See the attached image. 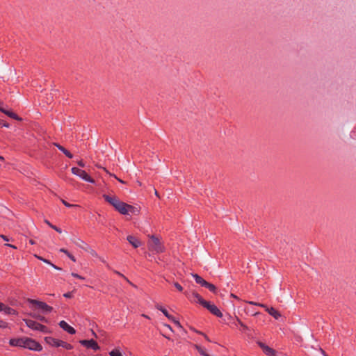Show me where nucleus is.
<instances>
[{
	"label": "nucleus",
	"mask_w": 356,
	"mask_h": 356,
	"mask_svg": "<svg viewBox=\"0 0 356 356\" xmlns=\"http://www.w3.org/2000/svg\"><path fill=\"white\" fill-rule=\"evenodd\" d=\"M104 200L112 205L118 212L123 215L128 214V204L120 200L115 195H103Z\"/></svg>",
	"instance_id": "nucleus-1"
},
{
	"label": "nucleus",
	"mask_w": 356,
	"mask_h": 356,
	"mask_svg": "<svg viewBox=\"0 0 356 356\" xmlns=\"http://www.w3.org/2000/svg\"><path fill=\"white\" fill-rule=\"evenodd\" d=\"M149 240L147 242L148 249L156 253H161L165 251V247L161 239L155 235L149 236Z\"/></svg>",
	"instance_id": "nucleus-2"
},
{
	"label": "nucleus",
	"mask_w": 356,
	"mask_h": 356,
	"mask_svg": "<svg viewBox=\"0 0 356 356\" xmlns=\"http://www.w3.org/2000/svg\"><path fill=\"white\" fill-rule=\"evenodd\" d=\"M44 340L46 341L47 343L52 346H55V347H63L67 350H71L72 349V346L70 345V343H67L63 341H61V340H58V339H54L53 337H46L44 338Z\"/></svg>",
	"instance_id": "nucleus-3"
},
{
	"label": "nucleus",
	"mask_w": 356,
	"mask_h": 356,
	"mask_svg": "<svg viewBox=\"0 0 356 356\" xmlns=\"http://www.w3.org/2000/svg\"><path fill=\"white\" fill-rule=\"evenodd\" d=\"M24 321L26 325L32 330H38L43 333H48L49 332L46 326L36 321L30 319H24Z\"/></svg>",
	"instance_id": "nucleus-4"
},
{
	"label": "nucleus",
	"mask_w": 356,
	"mask_h": 356,
	"mask_svg": "<svg viewBox=\"0 0 356 356\" xmlns=\"http://www.w3.org/2000/svg\"><path fill=\"white\" fill-rule=\"evenodd\" d=\"M31 350L40 351L42 348V346L36 342L35 340L26 337L24 347Z\"/></svg>",
	"instance_id": "nucleus-5"
},
{
	"label": "nucleus",
	"mask_w": 356,
	"mask_h": 356,
	"mask_svg": "<svg viewBox=\"0 0 356 356\" xmlns=\"http://www.w3.org/2000/svg\"><path fill=\"white\" fill-rule=\"evenodd\" d=\"M72 172L81 177L83 180L88 181L90 183H94L95 181L92 179L84 170H81L78 168L74 167L71 169Z\"/></svg>",
	"instance_id": "nucleus-6"
},
{
	"label": "nucleus",
	"mask_w": 356,
	"mask_h": 356,
	"mask_svg": "<svg viewBox=\"0 0 356 356\" xmlns=\"http://www.w3.org/2000/svg\"><path fill=\"white\" fill-rule=\"evenodd\" d=\"M28 302L32 304L33 305H35V307L41 309L44 312L49 313L53 310V308L49 306L44 302L33 299H29Z\"/></svg>",
	"instance_id": "nucleus-7"
},
{
	"label": "nucleus",
	"mask_w": 356,
	"mask_h": 356,
	"mask_svg": "<svg viewBox=\"0 0 356 356\" xmlns=\"http://www.w3.org/2000/svg\"><path fill=\"white\" fill-rule=\"evenodd\" d=\"M80 343L87 348H91L95 350L99 349V346L95 341L93 339L90 340H81Z\"/></svg>",
	"instance_id": "nucleus-8"
},
{
	"label": "nucleus",
	"mask_w": 356,
	"mask_h": 356,
	"mask_svg": "<svg viewBox=\"0 0 356 356\" xmlns=\"http://www.w3.org/2000/svg\"><path fill=\"white\" fill-rule=\"evenodd\" d=\"M26 337L11 339L9 344L12 346L24 347Z\"/></svg>",
	"instance_id": "nucleus-9"
},
{
	"label": "nucleus",
	"mask_w": 356,
	"mask_h": 356,
	"mask_svg": "<svg viewBox=\"0 0 356 356\" xmlns=\"http://www.w3.org/2000/svg\"><path fill=\"white\" fill-rule=\"evenodd\" d=\"M59 326L64 330L65 331L67 332L69 334H74L76 333V330L74 328H73L72 326L67 324L65 321H61L59 323Z\"/></svg>",
	"instance_id": "nucleus-10"
},
{
	"label": "nucleus",
	"mask_w": 356,
	"mask_h": 356,
	"mask_svg": "<svg viewBox=\"0 0 356 356\" xmlns=\"http://www.w3.org/2000/svg\"><path fill=\"white\" fill-rule=\"evenodd\" d=\"M127 240L135 248H138L141 245V242L134 236L129 235L127 237Z\"/></svg>",
	"instance_id": "nucleus-11"
},
{
	"label": "nucleus",
	"mask_w": 356,
	"mask_h": 356,
	"mask_svg": "<svg viewBox=\"0 0 356 356\" xmlns=\"http://www.w3.org/2000/svg\"><path fill=\"white\" fill-rule=\"evenodd\" d=\"M266 311L268 312V313L271 315L272 316H273L275 319H279V318L281 317V314L280 313L276 310L275 308L273 307H270V308H268L266 306V307H264Z\"/></svg>",
	"instance_id": "nucleus-12"
},
{
	"label": "nucleus",
	"mask_w": 356,
	"mask_h": 356,
	"mask_svg": "<svg viewBox=\"0 0 356 356\" xmlns=\"http://www.w3.org/2000/svg\"><path fill=\"white\" fill-rule=\"evenodd\" d=\"M0 111L2 113H3L6 115H7L8 116H9L10 118H11L16 119V120H19V119L15 113H14L13 112L10 111L5 109L1 106V103H0Z\"/></svg>",
	"instance_id": "nucleus-13"
},
{
	"label": "nucleus",
	"mask_w": 356,
	"mask_h": 356,
	"mask_svg": "<svg viewBox=\"0 0 356 356\" xmlns=\"http://www.w3.org/2000/svg\"><path fill=\"white\" fill-rule=\"evenodd\" d=\"M209 311L212 313L213 315H216V316L218 317H222V312L218 309V308L214 305H212L211 307H210V308L209 309Z\"/></svg>",
	"instance_id": "nucleus-14"
},
{
	"label": "nucleus",
	"mask_w": 356,
	"mask_h": 356,
	"mask_svg": "<svg viewBox=\"0 0 356 356\" xmlns=\"http://www.w3.org/2000/svg\"><path fill=\"white\" fill-rule=\"evenodd\" d=\"M192 276L194 277L195 282L201 286H204L207 284V282L197 274H192Z\"/></svg>",
	"instance_id": "nucleus-15"
},
{
	"label": "nucleus",
	"mask_w": 356,
	"mask_h": 356,
	"mask_svg": "<svg viewBox=\"0 0 356 356\" xmlns=\"http://www.w3.org/2000/svg\"><path fill=\"white\" fill-rule=\"evenodd\" d=\"M60 151H62L66 156H67L70 159H72L73 157L72 154L67 150L65 148H64L63 146L60 145L59 144L55 143L54 144Z\"/></svg>",
	"instance_id": "nucleus-16"
},
{
	"label": "nucleus",
	"mask_w": 356,
	"mask_h": 356,
	"mask_svg": "<svg viewBox=\"0 0 356 356\" xmlns=\"http://www.w3.org/2000/svg\"><path fill=\"white\" fill-rule=\"evenodd\" d=\"M263 352L268 356H275L276 351L272 348L267 346V347L263 350Z\"/></svg>",
	"instance_id": "nucleus-17"
},
{
	"label": "nucleus",
	"mask_w": 356,
	"mask_h": 356,
	"mask_svg": "<svg viewBox=\"0 0 356 356\" xmlns=\"http://www.w3.org/2000/svg\"><path fill=\"white\" fill-rule=\"evenodd\" d=\"M3 312L5 314H9V315H16L17 314V312L15 309L9 307L8 306H6V305L3 307Z\"/></svg>",
	"instance_id": "nucleus-18"
},
{
	"label": "nucleus",
	"mask_w": 356,
	"mask_h": 356,
	"mask_svg": "<svg viewBox=\"0 0 356 356\" xmlns=\"http://www.w3.org/2000/svg\"><path fill=\"white\" fill-rule=\"evenodd\" d=\"M128 214L129 213H133V214H137L139 212V210L137 207H133L131 205H128Z\"/></svg>",
	"instance_id": "nucleus-19"
},
{
	"label": "nucleus",
	"mask_w": 356,
	"mask_h": 356,
	"mask_svg": "<svg viewBox=\"0 0 356 356\" xmlns=\"http://www.w3.org/2000/svg\"><path fill=\"white\" fill-rule=\"evenodd\" d=\"M195 348H196V350L203 356H209L205 351V349L199 346V345H195Z\"/></svg>",
	"instance_id": "nucleus-20"
},
{
	"label": "nucleus",
	"mask_w": 356,
	"mask_h": 356,
	"mask_svg": "<svg viewBox=\"0 0 356 356\" xmlns=\"http://www.w3.org/2000/svg\"><path fill=\"white\" fill-rule=\"evenodd\" d=\"M193 296L195 298V301L200 303V305H202L203 302L205 301L198 293H193Z\"/></svg>",
	"instance_id": "nucleus-21"
},
{
	"label": "nucleus",
	"mask_w": 356,
	"mask_h": 356,
	"mask_svg": "<svg viewBox=\"0 0 356 356\" xmlns=\"http://www.w3.org/2000/svg\"><path fill=\"white\" fill-rule=\"evenodd\" d=\"M204 287L207 288L209 291H211L213 293H216L217 291L216 287L213 284L207 282Z\"/></svg>",
	"instance_id": "nucleus-22"
},
{
	"label": "nucleus",
	"mask_w": 356,
	"mask_h": 356,
	"mask_svg": "<svg viewBox=\"0 0 356 356\" xmlns=\"http://www.w3.org/2000/svg\"><path fill=\"white\" fill-rule=\"evenodd\" d=\"M111 356H123L118 349H114L109 353Z\"/></svg>",
	"instance_id": "nucleus-23"
},
{
	"label": "nucleus",
	"mask_w": 356,
	"mask_h": 356,
	"mask_svg": "<svg viewBox=\"0 0 356 356\" xmlns=\"http://www.w3.org/2000/svg\"><path fill=\"white\" fill-rule=\"evenodd\" d=\"M236 321L238 323L241 325L243 331H247L249 330V327L246 326L245 324H243L239 318H236Z\"/></svg>",
	"instance_id": "nucleus-24"
},
{
	"label": "nucleus",
	"mask_w": 356,
	"mask_h": 356,
	"mask_svg": "<svg viewBox=\"0 0 356 356\" xmlns=\"http://www.w3.org/2000/svg\"><path fill=\"white\" fill-rule=\"evenodd\" d=\"M49 227H51L52 229H54V230H56L57 232L58 233H61V229L58 227H57L56 226H54L53 225H51L48 220H45L44 221Z\"/></svg>",
	"instance_id": "nucleus-25"
},
{
	"label": "nucleus",
	"mask_w": 356,
	"mask_h": 356,
	"mask_svg": "<svg viewBox=\"0 0 356 356\" xmlns=\"http://www.w3.org/2000/svg\"><path fill=\"white\" fill-rule=\"evenodd\" d=\"M0 212L3 216H7L8 214H9L10 213V211L7 208L3 207H0Z\"/></svg>",
	"instance_id": "nucleus-26"
},
{
	"label": "nucleus",
	"mask_w": 356,
	"mask_h": 356,
	"mask_svg": "<svg viewBox=\"0 0 356 356\" xmlns=\"http://www.w3.org/2000/svg\"><path fill=\"white\" fill-rule=\"evenodd\" d=\"M115 273L118 275L119 276L123 277L128 283H129L131 286L136 287V285H134L133 283H131L124 275H123L122 273H120L118 271H115Z\"/></svg>",
	"instance_id": "nucleus-27"
},
{
	"label": "nucleus",
	"mask_w": 356,
	"mask_h": 356,
	"mask_svg": "<svg viewBox=\"0 0 356 356\" xmlns=\"http://www.w3.org/2000/svg\"><path fill=\"white\" fill-rule=\"evenodd\" d=\"M161 312L168 318V319H172V316H171L170 314H169V313L168 312V311L163 308V309H161Z\"/></svg>",
	"instance_id": "nucleus-28"
},
{
	"label": "nucleus",
	"mask_w": 356,
	"mask_h": 356,
	"mask_svg": "<svg viewBox=\"0 0 356 356\" xmlns=\"http://www.w3.org/2000/svg\"><path fill=\"white\" fill-rule=\"evenodd\" d=\"M35 257L37 259H40V260L42 261L43 262L46 263V264H49V265H50V264H51L50 261H49V260H47V259H44V258H42V257H40V256H38V255L35 254Z\"/></svg>",
	"instance_id": "nucleus-29"
},
{
	"label": "nucleus",
	"mask_w": 356,
	"mask_h": 356,
	"mask_svg": "<svg viewBox=\"0 0 356 356\" xmlns=\"http://www.w3.org/2000/svg\"><path fill=\"white\" fill-rule=\"evenodd\" d=\"M63 204L67 207H78V205H76V204H69L68 202H67L66 201H65L64 200H61Z\"/></svg>",
	"instance_id": "nucleus-30"
},
{
	"label": "nucleus",
	"mask_w": 356,
	"mask_h": 356,
	"mask_svg": "<svg viewBox=\"0 0 356 356\" xmlns=\"http://www.w3.org/2000/svg\"><path fill=\"white\" fill-rule=\"evenodd\" d=\"M212 305L213 304H211L209 302L205 300L202 305L209 310V309L210 308V307L212 306Z\"/></svg>",
	"instance_id": "nucleus-31"
},
{
	"label": "nucleus",
	"mask_w": 356,
	"mask_h": 356,
	"mask_svg": "<svg viewBox=\"0 0 356 356\" xmlns=\"http://www.w3.org/2000/svg\"><path fill=\"white\" fill-rule=\"evenodd\" d=\"M33 317H34L35 318H38V319H39V320H40L42 321H44V322H47V319L44 317L41 316L40 315H33Z\"/></svg>",
	"instance_id": "nucleus-32"
},
{
	"label": "nucleus",
	"mask_w": 356,
	"mask_h": 356,
	"mask_svg": "<svg viewBox=\"0 0 356 356\" xmlns=\"http://www.w3.org/2000/svg\"><path fill=\"white\" fill-rule=\"evenodd\" d=\"M170 321H172L174 323H175L179 328L182 329V326L181 325L180 323L176 320L173 316H172V319H170Z\"/></svg>",
	"instance_id": "nucleus-33"
},
{
	"label": "nucleus",
	"mask_w": 356,
	"mask_h": 356,
	"mask_svg": "<svg viewBox=\"0 0 356 356\" xmlns=\"http://www.w3.org/2000/svg\"><path fill=\"white\" fill-rule=\"evenodd\" d=\"M8 325L6 322L0 320V327L1 328H6V327H8Z\"/></svg>",
	"instance_id": "nucleus-34"
},
{
	"label": "nucleus",
	"mask_w": 356,
	"mask_h": 356,
	"mask_svg": "<svg viewBox=\"0 0 356 356\" xmlns=\"http://www.w3.org/2000/svg\"><path fill=\"white\" fill-rule=\"evenodd\" d=\"M257 344L262 349V350H264L267 347V345H266L264 343H262L261 341H257Z\"/></svg>",
	"instance_id": "nucleus-35"
},
{
	"label": "nucleus",
	"mask_w": 356,
	"mask_h": 356,
	"mask_svg": "<svg viewBox=\"0 0 356 356\" xmlns=\"http://www.w3.org/2000/svg\"><path fill=\"white\" fill-rule=\"evenodd\" d=\"M174 286L176 287V289L179 291H182L183 290V288L182 286L177 282H175L174 283Z\"/></svg>",
	"instance_id": "nucleus-36"
},
{
	"label": "nucleus",
	"mask_w": 356,
	"mask_h": 356,
	"mask_svg": "<svg viewBox=\"0 0 356 356\" xmlns=\"http://www.w3.org/2000/svg\"><path fill=\"white\" fill-rule=\"evenodd\" d=\"M248 303H249L250 305H258V306L261 307H266V305H265L260 304V303H257V302H252V301H250V302H248Z\"/></svg>",
	"instance_id": "nucleus-37"
},
{
	"label": "nucleus",
	"mask_w": 356,
	"mask_h": 356,
	"mask_svg": "<svg viewBox=\"0 0 356 356\" xmlns=\"http://www.w3.org/2000/svg\"><path fill=\"white\" fill-rule=\"evenodd\" d=\"M72 275L73 277H76V278L80 279V280H84L85 279L83 277H82V276H81V275H78L76 273H72Z\"/></svg>",
	"instance_id": "nucleus-38"
},
{
	"label": "nucleus",
	"mask_w": 356,
	"mask_h": 356,
	"mask_svg": "<svg viewBox=\"0 0 356 356\" xmlns=\"http://www.w3.org/2000/svg\"><path fill=\"white\" fill-rule=\"evenodd\" d=\"M0 125L5 127H9V124L6 122H3L1 120H0Z\"/></svg>",
	"instance_id": "nucleus-39"
},
{
	"label": "nucleus",
	"mask_w": 356,
	"mask_h": 356,
	"mask_svg": "<svg viewBox=\"0 0 356 356\" xmlns=\"http://www.w3.org/2000/svg\"><path fill=\"white\" fill-rule=\"evenodd\" d=\"M87 251H88L92 255L97 256V253H96V252L95 250L88 248V250Z\"/></svg>",
	"instance_id": "nucleus-40"
},
{
	"label": "nucleus",
	"mask_w": 356,
	"mask_h": 356,
	"mask_svg": "<svg viewBox=\"0 0 356 356\" xmlns=\"http://www.w3.org/2000/svg\"><path fill=\"white\" fill-rule=\"evenodd\" d=\"M81 243L82 245H79V246L83 248V249H85L86 250H88V246L86 244H85L83 241H81Z\"/></svg>",
	"instance_id": "nucleus-41"
},
{
	"label": "nucleus",
	"mask_w": 356,
	"mask_h": 356,
	"mask_svg": "<svg viewBox=\"0 0 356 356\" xmlns=\"http://www.w3.org/2000/svg\"><path fill=\"white\" fill-rule=\"evenodd\" d=\"M71 260H72L73 261H76V259L74 258V257L70 253H69L67 255Z\"/></svg>",
	"instance_id": "nucleus-42"
},
{
	"label": "nucleus",
	"mask_w": 356,
	"mask_h": 356,
	"mask_svg": "<svg viewBox=\"0 0 356 356\" xmlns=\"http://www.w3.org/2000/svg\"><path fill=\"white\" fill-rule=\"evenodd\" d=\"M78 165H79L80 167H82V168L85 167V163H84V162H83V161H79L78 162Z\"/></svg>",
	"instance_id": "nucleus-43"
},
{
	"label": "nucleus",
	"mask_w": 356,
	"mask_h": 356,
	"mask_svg": "<svg viewBox=\"0 0 356 356\" xmlns=\"http://www.w3.org/2000/svg\"><path fill=\"white\" fill-rule=\"evenodd\" d=\"M60 252L65 253L66 255H67L70 253L67 250H65L64 248L60 249Z\"/></svg>",
	"instance_id": "nucleus-44"
},
{
	"label": "nucleus",
	"mask_w": 356,
	"mask_h": 356,
	"mask_svg": "<svg viewBox=\"0 0 356 356\" xmlns=\"http://www.w3.org/2000/svg\"><path fill=\"white\" fill-rule=\"evenodd\" d=\"M0 237L1 238H3L4 241H9L8 238L6 236H5V235H0Z\"/></svg>",
	"instance_id": "nucleus-45"
},
{
	"label": "nucleus",
	"mask_w": 356,
	"mask_h": 356,
	"mask_svg": "<svg viewBox=\"0 0 356 356\" xmlns=\"http://www.w3.org/2000/svg\"><path fill=\"white\" fill-rule=\"evenodd\" d=\"M164 326L169 329L171 332H173L172 327L170 325L164 324Z\"/></svg>",
	"instance_id": "nucleus-46"
},
{
	"label": "nucleus",
	"mask_w": 356,
	"mask_h": 356,
	"mask_svg": "<svg viewBox=\"0 0 356 356\" xmlns=\"http://www.w3.org/2000/svg\"><path fill=\"white\" fill-rule=\"evenodd\" d=\"M197 332V333H199V334H201L204 335V338L206 339V340H207L208 341H210V340H209V337H208L206 334H204L202 333L201 332Z\"/></svg>",
	"instance_id": "nucleus-47"
},
{
	"label": "nucleus",
	"mask_w": 356,
	"mask_h": 356,
	"mask_svg": "<svg viewBox=\"0 0 356 356\" xmlns=\"http://www.w3.org/2000/svg\"><path fill=\"white\" fill-rule=\"evenodd\" d=\"M50 266H51L54 268L56 269V270H61L60 268L55 266L54 264H53L52 263L50 264Z\"/></svg>",
	"instance_id": "nucleus-48"
},
{
	"label": "nucleus",
	"mask_w": 356,
	"mask_h": 356,
	"mask_svg": "<svg viewBox=\"0 0 356 356\" xmlns=\"http://www.w3.org/2000/svg\"><path fill=\"white\" fill-rule=\"evenodd\" d=\"M65 298H71L72 297V293H65L63 295Z\"/></svg>",
	"instance_id": "nucleus-49"
},
{
	"label": "nucleus",
	"mask_w": 356,
	"mask_h": 356,
	"mask_svg": "<svg viewBox=\"0 0 356 356\" xmlns=\"http://www.w3.org/2000/svg\"><path fill=\"white\" fill-rule=\"evenodd\" d=\"M5 245H6V246L10 247V248H13V249H16V248H17V247H16V246H15V245H11V244H8V243L5 244Z\"/></svg>",
	"instance_id": "nucleus-50"
},
{
	"label": "nucleus",
	"mask_w": 356,
	"mask_h": 356,
	"mask_svg": "<svg viewBox=\"0 0 356 356\" xmlns=\"http://www.w3.org/2000/svg\"><path fill=\"white\" fill-rule=\"evenodd\" d=\"M4 306H5L4 304L0 302V312H3Z\"/></svg>",
	"instance_id": "nucleus-51"
},
{
	"label": "nucleus",
	"mask_w": 356,
	"mask_h": 356,
	"mask_svg": "<svg viewBox=\"0 0 356 356\" xmlns=\"http://www.w3.org/2000/svg\"><path fill=\"white\" fill-rule=\"evenodd\" d=\"M156 307L159 310H160L161 312V309H163V307L162 306L159 305H157L156 306Z\"/></svg>",
	"instance_id": "nucleus-52"
},
{
	"label": "nucleus",
	"mask_w": 356,
	"mask_h": 356,
	"mask_svg": "<svg viewBox=\"0 0 356 356\" xmlns=\"http://www.w3.org/2000/svg\"><path fill=\"white\" fill-rule=\"evenodd\" d=\"M29 243L32 245L35 244V241L32 239L29 240Z\"/></svg>",
	"instance_id": "nucleus-53"
},
{
	"label": "nucleus",
	"mask_w": 356,
	"mask_h": 356,
	"mask_svg": "<svg viewBox=\"0 0 356 356\" xmlns=\"http://www.w3.org/2000/svg\"><path fill=\"white\" fill-rule=\"evenodd\" d=\"M321 350L324 356H327L324 350H323L322 349H321Z\"/></svg>",
	"instance_id": "nucleus-54"
},
{
	"label": "nucleus",
	"mask_w": 356,
	"mask_h": 356,
	"mask_svg": "<svg viewBox=\"0 0 356 356\" xmlns=\"http://www.w3.org/2000/svg\"><path fill=\"white\" fill-rule=\"evenodd\" d=\"M115 178H116V179H117L120 182H121V183H124V181H123L122 179L117 178L115 176Z\"/></svg>",
	"instance_id": "nucleus-55"
},
{
	"label": "nucleus",
	"mask_w": 356,
	"mask_h": 356,
	"mask_svg": "<svg viewBox=\"0 0 356 356\" xmlns=\"http://www.w3.org/2000/svg\"><path fill=\"white\" fill-rule=\"evenodd\" d=\"M163 336L164 337H165L166 339H170V337H168L167 335L163 334Z\"/></svg>",
	"instance_id": "nucleus-56"
},
{
	"label": "nucleus",
	"mask_w": 356,
	"mask_h": 356,
	"mask_svg": "<svg viewBox=\"0 0 356 356\" xmlns=\"http://www.w3.org/2000/svg\"><path fill=\"white\" fill-rule=\"evenodd\" d=\"M92 336H95V337H97L95 332H92Z\"/></svg>",
	"instance_id": "nucleus-57"
},
{
	"label": "nucleus",
	"mask_w": 356,
	"mask_h": 356,
	"mask_svg": "<svg viewBox=\"0 0 356 356\" xmlns=\"http://www.w3.org/2000/svg\"><path fill=\"white\" fill-rule=\"evenodd\" d=\"M3 158L2 156H0V161H3Z\"/></svg>",
	"instance_id": "nucleus-58"
},
{
	"label": "nucleus",
	"mask_w": 356,
	"mask_h": 356,
	"mask_svg": "<svg viewBox=\"0 0 356 356\" xmlns=\"http://www.w3.org/2000/svg\"><path fill=\"white\" fill-rule=\"evenodd\" d=\"M143 316L145 318H148V316H146V315H145V314H143Z\"/></svg>",
	"instance_id": "nucleus-59"
},
{
	"label": "nucleus",
	"mask_w": 356,
	"mask_h": 356,
	"mask_svg": "<svg viewBox=\"0 0 356 356\" xmlns=\"http://www.w3.org/2000/svg\"><path fill=\"white\" fill-rule=\"evenodd\" d=\"M155 195H158V193H157V191H155Z\"/></svg>",
	"instance_id": "nucleus-60"
},
{
	"label": "nucleus",
	"mask_w": 356,
	"mask_h": 356,
	"mask_svg": "<svg viewBox=\"0 0 356 356\" xmlns=\"http://www.w3.org/2000/svg\"><path fill=\"white\" fill-rule=\"evenodd\" d=\"M232 296H233L234 298H236V296L234 294H232Z\"/></svg>",
	"instance_id": "nucleus-61"
},
{
	"label": "nucleus",
	"mask_w": 356,
	"mask_h": 356,
	"mask_svg": "<svg viewBox=\"0 0 356 356\" xmlns=\"http://www.w3.org/2000/svg\"><path fill=\"white\" fill-rule=\"evenodd\" d=\"M232 296H233L234 298H236V296L234 294H232Z\"/></svg>",
	"instance_id": "nucleus-62"
},
{
	"label": "nucleus",
	"mask_w": 356,
	"mask_h": 356,
	"mask_svg": "<svg viewBox=\"0 0 356 356\" xmlns=\"http://www.w3.org/2000/svg\"><path fill=\"white\" fill-rule=\"evenodd\" d=\"M232 296H233L234 298H236V296L234 294H232Z\"/></svg>",
	"instance_id": "nucleus-63"
}]
</instances>
